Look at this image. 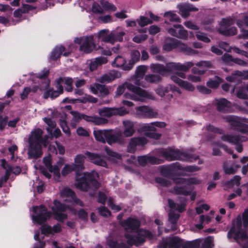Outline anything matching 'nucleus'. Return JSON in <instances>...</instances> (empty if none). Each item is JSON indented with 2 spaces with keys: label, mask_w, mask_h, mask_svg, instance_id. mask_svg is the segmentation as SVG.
Masks as SVG:
<instances>
[{
  "label": "nucleus",
  "mask_w": 248,
  "mask_h": 248,
  "mask_svg": "<svg viewBox=\"0 0 248 248\" xmlns=\"http://www.w3.org/2000/svg\"><path fill=\"white\" fill-rule=\"evenodd\" d=\"M1 166L5 170V174L4 175V180L6 181L9 178V177L11 174V173L13 172L16 174H18L20 172L21 169L19 167H16L15 168H12L10 166H9L5 159H2L1 160Z\"/></svg>",
  "instance_id": "nucleus-28"
},
{
  "label": "nucleus",
  "mask_w": 248,
  "mask_h": 248,
  "mask_svg": "<svg viewBox=\"0 0 248 248\" xmlns=\"http://www.w3.org/2000/svg\"><path fill=\"white\" fill-rule=\"evenodd\" d=\"M163 156L169 161L181 160L186 161H192L196 158L185 152H181L177 149L171 148L162 149L161 152Z\"/></svg>",
  "instance_id": "nucleus-10"
},
{
  "label": "nucleus",
  "mask_w": 248,
  "mask_h": 248,
  "mask_svg": "<svg viewBox=\"0 0 248 248\" xmlns=\"http://www.w3.org/2000/svg\"><path fill=\"white\" fill-rule=\"evenodd\" d=\"M75 42L80 45V51L85 53H90L95 47V45L92 36L77 38L75 39Z\"/></svg>",
  "instance_id": "nucleus-15"
},
{
  "label": "nucleus",
  "mask_w": 248,
  "mask_h": 248,
  "mask_svg": "<svg viewBox=\"0 0 248 248\" xmlns=\"http://www.w3.org/2000/svg\"><path fill=\"white\" fill-rule=\"evenodd\" d=\"M45 80V82L40 86V89L41 91L46 90L44 94V97L45 99L49 97L54 98L62 94L63 90L62 86L63 83L66 85L65 87L66 91L70 92L73 90L72 84L73 80L72 78L68 77L59 78L57 80L56 87L57 90L56 91L53 89L49 90V81L47 79Z\"/></svg>",
  "instance_id": "nucleus-5"
},
{
  "label": "nucleus",
  "mask_w": 248,
  "mask_h": 248,
  "mask_svg": "<svg viewBox=\"0 0 248 248\" xmlns=\"http://www.w3.org/2000/svg\"><path fill=\"white\" fill-rule=\"evenodd\" d=\"M176 186L174 187V191L176 194L187 195L190 194L191 189L190 185L200 184L201 181L196 178H191L187 180L179 178L174 180Z\"/></svg>",
  "instance_id": "nucleus-8"
},
{
  "label": "nucleus",
  "mask_w": 248,
  "mask_h": 248,
  "mask_svg": "<svg viewBox=\"0 0 248 248\" xmlns=\"http://www.w3.org/2000/svg\"><path fill=\"white\" fill-rule=\"evenodd\" d=\"M128 113V111H127L124 108H113V114L114 116L115 115H119L121 116H124Z\"/></svg>",
  "instance_id": "nucleus-60"
},
{
  "label": "nucleus",
  "mask_w": 248,
  "mask_h": 248,
  "mask_svg": "<svg viewBox=\"0 0 248 248\" xmlns=\"http://www.w3.org/2000/svg\"><path fill=\"white\" fill-rule=\"evenodd\" d=\"M223 119L229 124L231 129L248 134V125L245 124L246 118L229 115L223 117Z\"/></svg>",
  "instance_id": "nucleus-11"
},
{
  "label": "nucleus",
  "mask_w": 248,
  "mask_h": 248,
  "mask_svg": "<svg viewBox=\"0 0 248 248\" xmlns=\"http://www.w3.org/2000/svg\"><path fill=\"white\" fill-rule=\"evenodd\" d=\"M217 109L219 111H227L232 107V104L225 98H221L216 100Z\"/></svg>",
  "instance_id": "nucleus-31"
},
{
  "label": "nucleus",
  "mask_w": 248,
  "mask_h": 248,
  "mask_svg": "<svg viewBox=\"0 0 248 248\" xmlns=\"http://www.w3.org/2000/svg\"><path fill=\"white\" fill-rule=\"evenodd\" d=\"M141 129L148 137H152L155 139H158L161 136V135L159 134L152 133L156 130V128L155 127V125L154 124H153V123L144 124L142 126Z\"/></svg>",
  "instance_id": "nucleus-29"
},
{
  "label": "nucleus",
  "mask_w": 248,
  "mask_h": 248,
  "mask_svg": "<svg viewBox=\"0 0 248 248\" xmlns=\"http://www.w3.org/2000/svg\"><path fill=\"white\" fill-rule=\"evenodd\" d=\"M125 86L128 90L132 91L134 93L132 95L125 94L126 98L141 102L144 101L146 99L152 100L155 99V97L152 94L138 87L135 86L131 83H127L125 84Z\"/></svg>",
  "instance_id": "nucleus-9"
},
{
  "label": "nucleus",
  "mask_w": 248,
  "mask_h": 248,
  "mask_svg": "<svg viewBox=\"0 0 248 248\" xmlns=\"http://www.w3.org/2000/svg\"><path fill=\"white\" fill-rule=\"evenodd\" d=\"M147 70V68L146 66L141 65L138 66L136 71V79L135 81V83L137 85H141V83L140 82V79L142 78L145 73Z\"/></svg>",
  "instance_id": "nucleus-41"
},
{
  "label": "nucleus",
  "mask_w": 248,
  "mask_h": 248,
  "mask_svg": "<svg viewBox=\"0 0 248 248\" xmlns=\"http://www.w3.org/2000/svg\"><path fill=\"white\" fill-rule=\"evenodd\" d=\"M243 78H248V74L243 73L242 72L236 71L231 76L226 78L227 80L232 82L240 81ZM247 90L248 91V86H247Z\"/></svg>",
  "instance_id": "nucleus-35"
},
{
  "label": "nucleus",
  "mask_w": 248,
  "mask_h": 248,
  "mask_svg": "<svg viewBox=\"0 0 248 248\" xmlns=\"http://www.w3.org/2000/svg\"><path fill=\"white\" fill-rule=\"evenodd\" d=\"M164 16L172 22H178L180 20L179 17L175 13L171 11L166 12Z\"/></svg>",
  "instance_id": "nucleus-51"
},
{
  "label": "nucleus",
  "mask_w": 248,
  "mask_h": 248,
  "mask_svg": "<svg viewBox=\"0 0 248 248\" xmlns=\"http://www.w3.org/2000/svg\"><path fill=\"white\" fill-rule=\"evenodd\" d=\"M85 154L88 159L94 164L103 167L107 166L106 161L104 158L99 155L89 152H86Z\"/></svg>",
  "instance_id": "nucleus-24"
},
{
  "label": "nucleus",
  "mask_w": 248,
  "mask_h": 248,
  "mask_svg": "<svg viewBox=\"0 0 248 248\" xmlns=\"http://www.w3.org/2000/svg\"><path fill=\"white\" fill-rule=\"evenodd\" d=\"M240 167L239 165L233 164L229 166L226 162H224L223 164V169L225 174H233L236 172L238 168Z\"/></svg>",
  "instance_id": "nucleus-44"
},
{
  "label": "nucleus",
  "mask_w": 248,
  "mask_h": 248,
  "mask_svg": "<svg viewBox=\"0 0 248 248\" xmlns=\"http://www.w3.org/2000/svg\"><path fill=\"white\" fill-rule=\"evenodd\" d=\"M54 206L52 207V210L55 216L56 219L59 221H63L67 217V216L64 213L67 209L71 210L72 208L69 205H65L61 203L57 200L54 201Z\"/></svg>",
  "instance_id": "nucleus-19"
},
{
  "label": "nucleus",
  "mask_w": 248,
  "mask_h": 248,
  "mask_svg": "<svg viewBox=\"0 0 248 248\" xmlns=\"http://www.w3.org/2000/svg\"><path fill=\"white\" fill-rule=\"evenodd\" d=\"M60 195L64 201H69L72 202L73 205H78L81 207L84 206L83 202L77 198L75 193L69 188H63L61 191Z\"/></svg>",
  "instance_id": "nucleus-21"
},
{
  "label": "nucleus",
  "mask_w": 248,
  "mask_h": 248,
  "mask_svg": "<svg viewBox=\"0 0 248 248\" xmlns=\"http://www.w3.org/2000/svg\"><path fill=\"white\" fill-rule=\"evenodd\" d=\"M71 113L73 115V118L71 120L70 124L73 127H75L77 124L81 119H84L89 122H93L97 125L105 124L108 123V120L103 118L95 116H88L77 111H71Z\"/></svg>",
  "instance_id": "nucleus-13"
},
{
  "label": "nucleus",
  "mask_w": 248,
  "mask_h": 248,
  "mask_svg": "<svg viewBox=\"0 0 248 248\" xmlns=\"http://www.w3.org/2000/svg\"><path fill=\"white\" fill-rule=\"evenodd\" d=\"M119 77L118 73L115 71H112L110 73L104 74L97 79V81L99 82L108 83L118 78Z\"/></svg>",
  "instance_id": "nucleus-33"
},
{
  "label": "nucleus",
  "mask_w": 248,
  "mask_h": 248,
  "mask_svg": "<svg viewBox=\"0 0 248 248\" xmlns=\"http://www.w3.org/2000/svg\"><path fill=\"white\" fill-rule=\"evenodd\" d=\"M33 211L35 214V215H33L32 216V220L39 224L46 221L51 216V213L48 212L43 205H41L39 207H33Z\"/></svg>",
  "instance_id": "nucleus-18"
},
{
  "label": "nucleus",
  "mask_w": 248,
  "mask_h": 248,
  "mask_svg": "<svg viewBox=\"0 0 248 248\" xmlns=\"http://www.w3.org/2000/svg\"><path fill=\"white\" fill-rule=\"evenodd\" d=\"M180 86L188 91L192 92L195 90L194 86L187 81L183 80Z\"/></svg>",
  "instance_id": "nucleus-64"
},
{
  "label": "nucleus",
  "mask_w": 248,
  "mask_h": 248,
  "mask_svg": "<svg viewBox=\"0 0 248 248\" xmlns=\"http://www.w3.org/2000/svg\"><path fill=\"white\" fill-rule=\"evenodd\" d=\"M136 21L141 27H143L152 23V21L151 19L144 16H140Z\"/></svg>",
  "instance_id": "nucleus-53"
},
{
  "label": "nucleus",
  "mask_w": 248,
  "mask_h": 248,
  "mask_svg": "<svg viewBox=\"0 0 248 248\" xmlns=\"http://www.w3.org/2000/svg\"><path fill=\"white\" fill-rule=\"evenodd\" d=\"M75 170L76 169L72 164H66L62 170V174L63 176H66Z\"/></svg>",
  "instance_id": "nucleus-61"
},
{
  "label": "nucleus",
  "mask_w": 248,
  "mask_h": 248,
  "mask_svg": "<svg viewBox=\"0 0 248 248\" xmlns=\"http://www.w3.org/2000/svg\"><path fill=\"white\" fill-rule=\"evenodd\" d=\"M138 162L140 165L144 166L148 163L160 164L162 162V161L155 156L144 155L138 157Z\"/></svg>",
  "instance_id": "nucleus-30"
},
{
  "label": "nucleus",
  "mask_w": 248,
  "mask_h": 248,
  "mask_svg": "<svg viewBox=\"0 0 248 248\" xmlns=\"http://www.w3.org/2000/svg\"><path fill=\"white\" fill-rule=\"evenodd\" d=\"M43 160L46 168L50 173L53 174L55 179L56 181H59L60 177V168L64 163L63 159H60L57 165L54 166L51 164V159L49 156L44 157Z\"/></svg>",
  "instance_id": "nucleus-20"
},
{
  "label": "nucleus",
  "mask_w": 248,
  "mask_h": 248,
  "mask_svg": "<svg viewBox=\"0 0 248 248\" xmlns=\"http://www.w3.org/2000/svg\"><path fill=\"white\" fill-rule=\"evenodd\" d=\"M100 3L104 11H115L117 9L113 4L104 0H101Z\"/></svg>",
  "instance_id": "nucleus-48"
},
{
  "label": "nucleus",
  "mask_w": 248,
  "mask_h": 248,
  "mask_svg": "<svg viewBox=\"0 0 248 248\" xmlns=\"http://www.w3.org/2000/svg\"><path fill=\"white\" fill-rule=\"evenodd\" d=\"M126 61L124 57L119 55L115 58L112 62V65L113 67H121L124 70H128L125 69L126 67L129 65V62L126 63Z\"/></svg>",
  "instance_id": "nucleus-39"
},
{
  "label": "nucleus",
  "mask_w": 248,
  "mask_h": 248,
  "mask_svg": "<svg viewBox=\"0 0 248 248\" xmlns=\"http://www.w3.org/2000/svg\"><path fill=\"white\" fill-rule=\"evenodd\" d=\"M221 139L224 141L228 142L234 145H237L235 149L239 152L243 151V146L240 143L247 140V138L240 135L224 134L221 137Z\"/></svg>",
  "instance_id": "nucleus-16"
},
{
  "label": "nucleus",
  "mask_w": 248,
  "mask_h": 248,
  "mask_svg": "<svg viewBox=\"0 0 248 248\" xmlns=\"http://www.w3.org/2000/svg\"><path fill=\"white\" fill-rule=\"evenodd\" d=\"M42 134L43 131L40 128L35 129L31 132L28 139V155L29 158L36 159L42 156L43 152L41 145L45 144V140L43 138Z\"/></svg>",
  "instance_id": "nucleus-4"
},
{
  "label": "nucleus",
  "mask_w": 248,
  "mask_h": 248,
  "mask_svg": "<svg viewBox=\"0 0 248 248\" xmlns=\"http://www.w3.org/2000/svg\"><path fill=\"white\" fill-rule=\"evenodd\" d=\"M211 221V218L208 216H204L203 215H202L200 216V224H196L195 225V227L201 230L203 228V226L202 224L204 222L206 221L207 223H208Z\"/></svg>",
  "instance_id": "nucleus-59"
},
{
  "label": "nucleus",
  "mask_w": 248,
  "mask_h": 248,
  "mask_svg": "<svg viewBox=\"0 0 248 248\" xmlns=\"http://www.w3.org/2000/svg\"><path fill=\"white\" fill-rule=\"evenodd\" d=\"M131 59L129 61V65L125 68L126 69L131 70L134 65L139 62L140 59V53L139 50H133L131 52Z\"/></svg>",
  "instance_id": "nucleus-34"
},
{
  "label": "nucleus",
  "mask_w": 248,
  "mask_h": 248,
  "mask_svg": "<svg viewBox=\"0 0 248 248\" xmlns=\"http://www.w3.org/2000/svg\"><path fill=\"white\" fill-rule=\"evenodd\" d=\"M247 86H248V85L239 89L237 93V96L238 98L241 99L248 98V95L247 93V92H248L247 90Z\"/></svg>",
  "instance_id": "nucleus-56"
},
{
  "label": "nucleus",
  "mask_w": 248,
  "mask_h": 248,
  "mask_svg": "<svg viewBox=\"0 0 248 248\" xmlns=\"http://www.w3.org/2000/svg\"><path fill=\"white\" fill-rule=\"evenodd\" d=\"M100 117H110L114 116L113 108H103L98 110Z\"/></svg>",
  "instance_id": "nucleus-46"
},
{
  "label": "nucleus",
  "mask_w": 248,
  "mask_h": 248,
  "mask_svg": "<svg viewBox=\"0 0 248 248\" xmlns=\"http://www.w3.org/2000/svg\"><path fill=\"white\" fill-rule=\"evenodd\" d=\"M179 9L181 12V15L184 17H186L189 16V11H198V9L190 5H181Z\"/></svg>",
  "instance_id": "nucleus-42"
},
{
  "label": "nucleus",
  "mask_w": 248,
  "mask_h": 248,
  "mask_svg": "<svg viewBox=\"0 0 248 248\" xmlns=\"http://www.w3.org/2000/svg\"><path fill=\"white\" fill-rule=\"evenodd\" d=\"M64 50L65 48L62 46H56L51 53L50 59L53 60H57L60 57Z\"/></svg>",
  "instance_id": "nucleus-45"
},
{
  "label": "nucleus",
  "mask_w": 248,
  "mask_h": 248,
  "mask_svg": "<svg viewBox=\"0 0 248 248\" xmlns=\"http://www.w3.org/2000/svg\"><path fill=\"white\" fill-rule=\"evenodd\" d=\"M178 41L170 37L166 38L164 41L163 49L170 51L174 48H177Z\"/></svg>",
  "instance_id": "nucleus-36"
},
{
  "label": "nucleus",
  "mask_w": 248,
  "mask_h": 248,
  "mask_svg": "<svg viewBox=\"0 0 248 248\" xmlns=\"http://www.w3.org/2000/svg\"><path fill=\"white\" fill-rule=\"evenodd\" d=\"M98 177L97 172L93 171L91 172L79 173L76 172V187L83 191H87L89 187L96 189L100 186L99 183L96 178Z\"/></svg>",
  "instance_id": "nucleus-6"
},
{
  "label": "nucleus",
  "mask_w": 248,
  "mask_h": 248,
  "mask_svg": "<svg viewBox=\"0 0 248 248\" xmlns=\"http://www.w3.org/2000/svg\"><path fill=\"white\" fill-rule=\"evenodd\" d=\"M124 130L122 132L124 137H132L136 132L134 124L130 120H124L123 122Z\"/></svg>",
  "instance_id": "nucleus-26"
},
{
  "label": "nucleus",
  "mask_w": 248,
  "mask_h": 248,
  "mask_svg": "<svg viewBox=\"0 0 248 248\" xmlns=\"http://www.w3.org/2000/svg\"><path fill=\"white\" fill-rule=\"evenodd\" d=\"M236 24L240 28L245 26H248V16H242L241 19L237 20Z\"/></svg>",
  "instance_id": "nucleus-57"
},
{
  "label": "nucleus",
  "mask_w": 248,
  "mask_h": 248,
  "mask_svg": "<svg viewBox=\"0 0 248 248\" xmlns=\"http://www.w3.org/2000/svg\"><path fill=\"white\" fill-rule=\"evenodd\" d=\"M200 243L201 248H213V238L209 236L203 242L196 240L191 242H184L178 237L163 238L158 248H199Z\"/></svg>",
  "instance_id": "nucleus-3"
},
{
  "label": "nucleus",
  "mask_w": 248,
  "mask_h": 248,
  "mask_svg": "<svg viewBox=\"0 0 248 248\" xmlns=\"http://www.w3.org/2000/svg\"><path fill=\"white\" fill-rule=\"evenodd\" d=\"M241 179L240 176L235 175L230 181L226 182L225 185L228 188H232L234 186H239L240 184Z\"/></svg>",
  "instance_id": "nucleus-47"
},
{
  "label": "nucleus",
  "mask_w": 248,
  "mask_h": 248,
  "mask_svg": "<svg viewBox=\"0 0 248 248\" xmlns=\"http://www.w3.org/2000/svg\"><path fill=\"white\" fill-rule=\"evenodd\" d=\"M125 34L126 33L124 30L120 28H117L116 30L111 31H109L107 29L101 30L98 33L97 36L102 41L113 44L117 42H122L123 37Z\"/></svg>",
  "instance_id": "nucleus-7"
},
{
  "label": "nucleus",
  "mask_w": 248,
  "mask_h": 248,
  "mask_svg": "<svg viewBox=\"0 0 248 248\" xmlns=\"http://www.w3.org/2000/svg\"><path fill=\"white\" fill-rule=\"evenodd\" d=\"M147 142V139L143 137L132 138L130 139L127 147V152L130 153H134L136 152L137 146H143Z\"/></svg>",
  "instance_id": "nucleus-22"
},
{
  "label": "nucleus",
  "mask_w": 248,
  "mask_h": 248,
  "mask_svg": "<svg viewBox=\"0 0 248 248\" xmlns=\"http://www.w3.org/2000/svg\"><path fill=\"white\" fill-rule=\"evenodd\" d=\"M193 65L194 63L192 62H186L184 64L180 62H168L165 65L166 75L169 73H176L179 77L186 78V74L179 71L187 72Z\"/></svg>",
  "instance_id": "nucleus-12"
},
{
  "label": "nucleus",
  "mask_w": 248,
  "mask_h": 248,
  "mask_svg": "<svg viewBox=\"0 0 248 248\" xmlns=\"http://www.w3.org/2000/svg\"><path fill=\"white\" fill-rule=\"evenodd\" d=\"M110 131L108 130H98L94 131L93 134L95 139L99 141L108 143Z\"/></svg>",
  "instance_id": "nucleus-27"
},
{
  "label": "nucleus",
  "mask_w": 248,
  "mask_h": 248,
  "mask_svg": "<svg viewBox=\"0 0 248 248\" xmlns=\"http://www.w3.org/2000/svg\"><path fill=\"white\" fill-rule=\"evenodd\" d=\"M61 231V226L60 224L54 225L53 227L47 225H44L41 227L42 233L44 234H53L57 233Z\"/></svg>",
  "instance_id": "nucleus-32"
},
{
  "label": "nucleus",
  "mask_w": 248,
  "mask_h": 248,
  "mask_svg": "<svg viewBox=\"0 0 248 248\" xmlns=\"http://www.w3.org/2000/svg\"><path fill=\"white\" fill-rule=\"evenodd\" d=\"M123 133L121 132H118L115 134H112L111 131H110V136L108 140V144H111L113 143H118L123 144L124 142Z\"/></svg>",
  "instance_id": "nucleus-40"
},
{
  "label": "nucleus",
  "mask_w": 248,
  "mask_h": 248,
  "mask_svg": "<svg viewBox=\"0 0 248 248\" xmlns=\"http://www.w3.org/2000/svg\"><path fill=\"white\" fill-rule=\"evenodd\" d=\"M90 89L93 94L102 97L108 95L109 93V90L106 86L98 83L91 86Z\"/></svg>",
  "instance_id": "nucleus-25"
},
{
  "label": "nucleus",
  "mask_w": 248,
  "mask_h": 248,
  "mask_svg": "<svg viewBox=\"0 0 248 248\" xmlns=\"http://www.w3.org/2000/svg\"><path fill=\"white\" fill-rule=\"evenodd\" d=\"M140 225V221L134 218L129 217L123 222L122 225L126 232L125 237L130 245L139 246L145 242V238H153V234L148 231L139 230Z\"/></svg>",
  "instance_id": "nucleus-1"
},
{
  "label": "nucleus",
  "mask_w": 248,
  "mask_h": 248,
  "mask_svg": "<svg viewBox=\"0 0 248 248\" xmlns=\"http://www.w3.org/2000/svg\"><path fill=\"white\" fill-rule=\"evenodd\" d=\"M234 17H228L223 18L219 23L218 31L225 35H233L237 33V29L235 27H229L234 23Z\"/></svg>",
  "instance_id": "nucleus-14"
},
{
  "label": "nucleus",
  "mask_w": 248,
  "mask_h": 248,
  "mask_svg": "<svg viewBox=\"0 0 248 248\" xmlns=\"http://www.w3.org/2000/svg\"><path fill=\"white\" fill-rule=\"evenodd\" d=\"M107 243L109 248H129L125 244H118L117 242L111 239H108Z\"/></svg>",
  "instance_id": "nucleus-49"
},
{
  "label": "nucleus",
  "mask_w": 248,
  "mask_h": 248,
  "mask_svg": "<svg viewBox=\"0 0 248 248\" xmlns=\"http://www.w3.org/2000/svg\"><path fill=\"white\" fill-rule=\"evenodd\" d=\"M92 11L93 13L95 14H101L104 13L103 9L102 6H101L98 3L94 2L93 3Z\"/></svg>",
  "instance_id": "nucleus-63"
},
{
  "label": "nucleus",
  "mask_w": 248,
  "mask_h": 248,
  "mask_svg": "<svg viewBox=\"0 0 248 248\" xmlns=\"http://www.w3.org/2000/svg\"><path fill=\"white\" fill-rule=\"evenodd\" d=\"M86 158V155L82 154L77 155L74 159V163L72 164L76 170H81L84 169V163Z\"/></svg>",
  "instance_id": "nucleus-37"
},
{
  "label": "nucleus",
  "mask_w": 248,
  "mask_h": 248,
  "mask_svg": "<svg viewBox=\"0 0 248 248\" xmlns=\"http://www.w3.org/2000/svg\"><path fill=\"white\" fill-rule=\"evenodd\" d=\"M177 49L188 55H194L198 54L197 50H194L187 45L178 41Z\"/></svg>",
  "instance_id": "nucleus-38"
},
{
  "label": "nucleus",
  "mask_w": 248,
  "mask_h": 248,
  "mask_svg": "<svg viewBox=\"0 0 248 248\" xmlns=\"http://www.w3.org/2000/svg\"><path fill=\"white\" fill-rule=\"evenodd\" d=\"M167 31L172 36L185 40L187 38V31L181 25H175L172 28L167 29Z\"/></svg>",
  "instance_id": "nucleus-23"
},
{
  "label": "nucleus",
  "mask_w": 248,
  "mask_h": 248,
  "mask_svg": "<svg viewBox=\"0 0 248 248\" xmlns=\"http://www.w3.org/2000/svg\"><path fill=\"white\" fill-rule=\"evenodd\" d=\"M151 71L157 73L162 76L166 75V66L159 63H152L150 65Z\"/></svg>",
  "instance_id": "nucleus-43"
},
{
  "label": "nucleus",
  "mask_w": 248,
  "mask_h": 248,
  "mask_svg": "<svg viewBox=\"0 0 248 248\" xmlns=\"http://www.w3.org/2000/svg\"><path fill=\"white\" fill-rule=\"evenodd\" d=\"M43 120L48 125V127H47L46 128L47 131L49 133H51L52 132V129L55 128L56 125V123L52 121L51 119L48 118H44Z\"/></svg>",
  "instance_id": "nucleus-54"
},
{
  "label": "nucleus",
  "mask_w": 248,
  "mask_h": 248,
  "mask_svg": "<svg viewBox=\"0 0 248 248\" xmlns=\"http://www.w3.org/2000/svg\"><path fill=\"white\" fill-rule=\"evenodd\" d=\"M179 217V215L175 214L173 211H170L169 214V221L173 225L177 222Z\"/></svg>",
  "instance_id": "nucleus-62"
},
{
  "label": "nucleus",
  "mask_w": 248,
  "mask_h": 248,
  "mask_svg": "<svg viewBox=\"0 0 248 248\" xmlns=\"http://www.w3.org/2000/svg\"><path fill=\"white\" fill-rule=\"evenodd\" d=\"M145 80L150 83H157L161 80V78L158 75L149 74L145 76Z\"/></svg>",
  "instance_id": "nucleus-52"
},
{
  "label": "nucleus",
  "mask_w": 248,
  "mask_h": 248,
  "mask_svg": "<svg viewBox=\"0 0 248 248\" xmlns=\"http://www.w3.org/2000/svg\"><path fill=\"white\" fill-rule=\"evenodd\" d=\"M39 232H35L34 238L36 242L34 244L32 248H44L45 246V243L43 241L41 240L39 238Z\"/></svg>",
  "instance_id": "nucleus-50"
},
{
  "label": "nucleus",
  "mask_w": 248,
  "mask_h": 248,
  "mask_svg": "<svg viewBox=\"0 0 248 248\" xmlns=\"http://www.w3.org/2000/svg\"><path fill=\"white\" fill-rule=\"evenodd\" d=\"M243 224L241 217H238L235 223L228 232L229 239L233 238L238 242L242 248H248V235L246 230L248 229V209L245 210L243 214Z\"/></svg>",
  "instance_id": "nucleus-2"
},
{
  "label": "nucleus",
  "mask_w": 248,
  "mask_h": 248,
  "mask_svg": "<svg viewBox=\"0 0 248 248\" xmlns=\"http://www.w3.org/2000/svg\"><path fill=\"white\" fill-rule=\"evenodd\" d=\"M135 114L137 117L140 118H156L158 116V112L148 106L136 107Z\"/></svg>",
  "instance_id": "nucleus-17"
},
{
  "label": "nucleus",
  "mask_w": 248,
  "mask_h": 248,
  "mask_svg": "<svg viewBox=\"0 0 248 248\" xmlns=\"http://www.w3.org/2000/svg\"><path fill=\"white\" fill-rule=\"evenodd\" d=\"M196 36L198 40L205 43H209L211 41L207 35L204 32L197 31L196 32Z\"/></svg>",
  "instance_id": "nucleus-55"
},
{
  "label": "nucleus",
  "mask_w": 248,
  "mask_h": 248,
  "mask_svg": "<svg viewBox=\"0 0 248 248\" xmlns=\"http://www.w3.org/2000/svg\"><path fill=\"white\" fill-rule=\"evenodd\" d=\"M196 65L200 67L202 69H205V71L208 68L213 67L212 64L209 61H201L197 62Z\"/></svg>",
  "instance_id": "nucleus-58"
}]
</instances>
